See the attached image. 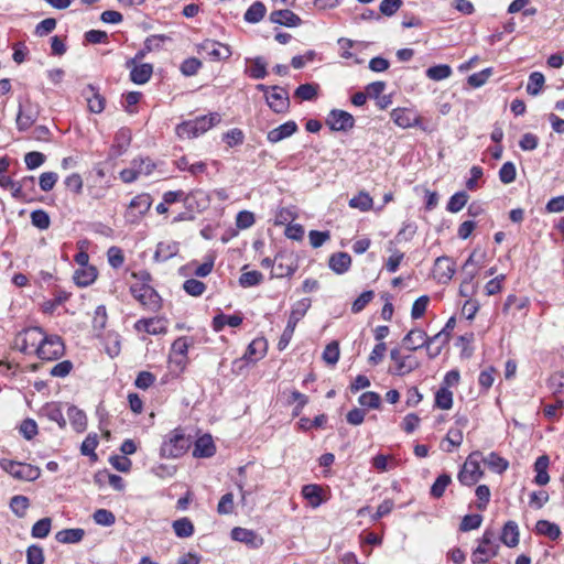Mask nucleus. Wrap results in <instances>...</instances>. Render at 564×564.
<instances>
[{
    "mask_svg": "<svg viewBox=\"0 0 564 564\" xmlns=\"http://www.w3.org/2000/svg\"><path fill=\"white\" fill-rule=\"evenodd\" d=\"M231 538L235 541L242 542L250 545H257L258 535L252 531L245 528H234L231 530Z\"/></svg>",
    "mask_w": 564,
    "mask_h": 564,
    "instance_id": "nucleus-41",
    "label": "nucleus"
},
{
    "mask_svg": "<svg viewBox=\"0 0 564 564\" xmlns=\"http://www.w3.org/2000/svg\"><path fill=\"white\" fill-rule=\"evenodd\" d=\"M40 112L41 106L26 97L24 102L19 104V110L15 119L18 130L26 131L30 129L37 120Z\"/></svg>",
    "mask_w": 564,
    "mask_h": 564,
    "instance_id": "nucleus-7",
    "label": "nucleus"
},
{
    "mask_svg": "<svg viewBox=\"0 0 564 564\" xmlns=\"http://www.w3.org/2000/svg\"><path fill=\"white\" fill-rule=\"evenodd\" d=\"M485 251L474 250L463 265V273L467 275L468 281H473L478 273V268L482 265Z\"/></svg>",
    "mask_w": 564,
    "mask_h": 564,
    "instance_id": "nucleus-19",
    "label": "nucleus"
},
{
    "mask_svg": "<svg viewBox=\"0 0 564 564\" xmlns=\"http://www.w3.org/2000/svg\"><path fill=\"white\" fill-rule=\"evenodd\" d=\"M178 252V243L176 242H160L156 246L154 259L156 261H166Z\"/></svg>",
    "mask_w": 564,
    "mask_h": 564,
    "instance_id": "nucleus-30",
    "label": "nucleus"
},
{
    "mask_svg": "<svg viewBox=\"0 0 564 564\" xmlns=\"http://www.w3.org/2000/svg\"><path fill=\"white\" fill-rule=\"evenodd\" d=\"M0 467L19 480L33 481L41 475V470L36 466L6 458L0 460Z\"/></svg>",
    "mask_w": 564,
    "mask_h": 564,
    "instance_id": "nucleus-2",
    "label": "nucleus"
},
{
    "mask_svg": "<svg viewBox=\"0 0 564 564\" xmlns=\"http://www.w3.org/2000/svg\"><path fill=\"white\" fill-rule=\"evenodd\" d=\"M26 182H30L31 188H34V176H25L20 182H14L13 185H11V194L15 199L22 200V202H29L30 198L28 197V194L24 191V187H26Z\"/></svg>",
    "mask_w": 564,
    "mask_h": 564,
    "instance_id": "nucleus-33",
    "label": "nucleus"
},
{
    "mask_svg": "<svg viewBox=\"0 0 564 564\" xmlns=\"http://www.w3.org/2000/svg\"><path fill=\"white\" fill-rule=\"evenodd\" d=\"M31 223L34 227L45 230L50 227L51 219L45 210L36 209L31 213Z\"/></svg>",
    "mask_w": 564,
    "mask_h": 564,
    "instance_id": "nucleus-54",
    "label": "nucleus"
},
{
    "mask_svg": "<svg viewBox=\"0 0 564 564\" xmlns=\"http://www.w3.org/2000/svg\"><path fill=\"white\" fill-rule=\"evenodd\" d=\"M265 12V6L262 2L257 1L248 8L243 18L249 23H258L263 19Z\"/></svg>",
    "mask_w": 564,
    "mask_h": 564,
    "instance_id": "nucleus-42",
    "label": "nucleus"
},
{
    "mask_svg": "<svg viewBox=\"0 0 564 564\" xmlns=\"http://www.w3.org/2000/svg\"><path fill=\"white\" fill-rule=\"evenodd\" d=\"M427 339H429V343H427L429 356H430V358H435L436 356L440 355L442 346L449 341V335H446L445 332L441 330L433 337L427 336Z\"/></svg>",
    "mask_w": 564,
    "mask_h": 564,
    "instance_id": "nucleus-28",
    "label": "nucleus"
},
{
    "mask_svg": "<svg viewBox=\"0 0 564 564\" xmlns=\"http://www.w3.org/2000/svg\"><path fill=\"white\" fill-rule=\"evenodd\" d=\"M215 453V445L209 435L199 437L195 443L193 455L195 457H210Z\"/></svg>",
    "mask_w": 564,
    "mask_h": 564,
    "instance_id": "nucleus-26",
    "label": "nucleus"
},
{
    "mask_svg": "<svg viewBox=\"0 0 564 564\" xmlns=\"http://www.w3.org/2000/svg\"><path fill=\"white\" fill-rule=\"evenodd\" d=\"M97 279V270L95 267H86L79 269L74 274V280L79 286H88Z\"/></svg>",
    "mask_w": 564,
    "mask_h": 564,
    "instance_id": "nucleus-35",
    "label": "nucleus"
},
{
    "mask_svg": "<svg viewBox=\"0 0 564 564\" xmlns=\"http://www.w3.org/2000/svg\"><path fill=\"white\" fill-rule=\"evenodd\" d=\"M270 21L275 24L294 28L302 24L301 18L289 9L275 10L270 14Z\"/></svg>",
    "mask_w": 564,
    "mask_h": 564,
    "instance_id": "nucleus-17",
    "label": "nucleus"
},
{
    "mask_svg": "<svg viewBox=\"0 0 564 564\" xmlns=\"http://www.w3.org/2000/svg\"><path fill=\"white\" fill-rule=\"evenodd\" d=\"M501 542L508 547H514L519 544V528L514 521H508L502 528Z\"/></svg>",
    "mask_w": 564,
    "mask_h": 564,
    "instance_id": "nucleus-24",
    "label": "nucleus"
},
{
    "mask_svg": "<svg viewBox=\"0 0 564 564\" xmlns=\"http://www.w3.org/2000/svg\"><path fill=\"white\" fill-rule=\"evenodd\" d=\"M52 525L51 518H43L39 521H36L31 530V534L33 538L36 539H44L50 534Z\"/></svg>",
    "mask_w": 564,
    "mask_h": 564,
    "instance_id": "nucleus-48",
    "label": "nucleus"
},
{
    "mask_svg": "<svg viewBox=\"0 0 564 564\" xmlns=\"http://www.w3.org/2000/svg\"><path fill=\"white\" fill-rule=\"evenodd\" d=\"M152 199L149 194H139L130 202L124 218L129 224H138L142 217L149 212Z\"/></svg>",
    "mask_w": 564,
    "mask_h": 564,
    "instance_id": "nucleus-10",
    "label": "nucleus"
},
{
    "mask_svg": "<svg viewBox=\"0 0 564 564\" xmlns=\"http://www.w3.org/2000/svg\"><path fill=\"white\" fill-rule=\"evenodd\" d=\"M166 324V319L162 317L148 318V327L145 328V333L150 335L165 334L167 330Z\"/></svg>",
    "mask_w": 564,
    "mask_h": 564,
    "instance_id": "nucleus-52",
    "label": "nucleus"
},
{
    "mask_svg": "<svg viewBox=\"0 0 564 564\" xmlns=\"http://www.w3.org/2000/svg\"><path fill=\"white\" fill-rule=\"evenodd\" d=\"M30 507V500L26 496L17 495L10 500V509L18 518H24Z\"/></svg>",
    "mask_w": 564,
    "mask_h": 564,
    "instance_id": "nucleus-39",
    "label": "nucleus"
},
{
    "mask_svg": "<svg viewBox=\"0 0 564 564\" xmlns=\"http://www.w3.org/2000/svg\"><path fill=\"white\" fill-rule=\"evenodd\" d=\"M269 107L276 113H283L289 109L290 99L288 91L279 86L272 87V93L267 95Z\"/></svg>",
    "mask_w": 564,
    "mask_h": 564,
    "instance_id": "nucleus-13",
    "label": "nucleus"
},
{
    "mask_svg": "<svg viewBox=\"0 0 564 564\" xmlns=\"http://www.w3.org/2000/svg\"><path fill=\"white\" fill-rule=\"evenodd\" d=\"M249 61L251 66L246 69V73L253 79H263L268 75L267 63L263 57L258 56Z\"/></svg>",
    "mask_w": 564,
    "mask_h": 564,
    "instance_id": "nucleus-38",
    "label": "nucleus"
},
{
    "mask_svg": "<svg viewBox=\"0 0 564 564\" xmlns=\"http://www.w3.org/2000/svg\"><path fill=\"white\" fill-rule=\"evenodd\" d=\"M452 75V68L448 65L441 64L429 67L426 69V76L432 80H443Z\"/></svg>",
    "mask_w": 564,
    "mask_h": 564,
    "instance_id": "nucleus-50",
    "label": "nucleus"
},
{
    "mask_svg": "<svg viewBox=\"0 0 564 564\" xmlns=\"http://www.w3.org/2000/svg\"><path fill=\"white\" fill-rule=\"evenodd\" d=\"M297 131V124L295 121H286L285 123L270 130L267 134V139L271 143L280 142Z\"/></svg>",
    "mask_w": 564,
    "mask_h": 564,
    "instance_id": "nucleus-20",
    "label": "nucleus"
},
{
    "mask_svg": "<svg viewBox=\"0 0 564 564\" xmlns=\"http://www.w3.org/2000/svg\"><path fill=\"white\" fill-rule=\"evenodd\" d=\"M468 202V195L466 192L455 193L447 203V210L451 213H458Z\"/></svg>",
    "mask_w": 564,
    "mask_h": 564,
    "instance_id": "nucleus-51",
    "label": "nucleus"
},
{
    "mask_svg": "<svg viewBox=\"0 0 564 564\" xmlns=\"http://www.w3.org/2000/svg\"><path fill=\"white\" fill-rule=\"evenodd\" d=\"M329 268L337 274L347 272L351 265V257L347 252H336L329 257Z\"/></svg>",
    "mask_w": 564,
    "mask_h": 564,
    "instance_id": "nucleus-22",
    "label": "nucleus"
},
{
    "mask_svg": "<svg viewBox=\"0 0 564 564\" xmlns=\"http://www.w3.org/2000/svg\"><path fill=\"white\" fill-rule=\"evenodd\" d=\"M427 335L422 329H412L402 339L403 347L411 351L427 347Z\"/></svg>",
    "mask_w": 564,
    "mask_h": 564,
    "instance_id": "nucleus-18",
    "label": "nucleus"
},
{
    "mask_svg": "<svg viewBox=\"0 0 564 564\" xmlns=\"http://www.w3.org/2000/svg\"><path fill=\"white\" fill-rule=\"evenodd\" d=\"M517 172L512 162H506L499 170V178L503 184H510L516 180Z\"/></svg>",
    "mask_w": 564,
    "mask_h": 564,
    "instance_id": "nucleus-64",
    "label": "nucleus"
},
{
    "mask_svg": "<svg viewBox=\"0 0 564 564\" xmlns=\"http://www.w3.org/2000/svg\"><path fill=\"white\" fill-rule=\"evenodd\" d=\"M529 306L528 297H518L513 294L508 295L502 307L503 313H509L513 307L517 311H527Z\"/></svg>",
    "mask_w": 564,
    "mask_h": 564,
    "instance_id": "nucleus-45",
    "label": "nucleus"
},
{
    "mask_svg": "<svg viewBox=\"0 0 564 564\" xmlns=\"http://www.w3.org/2000/svg\"><path fill=\"white\" fill-rule=\"evenodd\" d=\"M480 452H473L467 457L458 473V480L462 485L474 486L484 476V471L480 468Z\"/></svg>",
    "mask_w": 564,
    "mask_h": 564,
    "instance_id": "nucleus-5",
    "label": "nucleus"
},
{
    "mask_svg": "<svg viewBox=\"0 0 564 564\" xmlns=\"http://www.w3.org/2000/svg\"><path fill=\"white\" fill-rule=\"evenodd\" d=\"M435 405L442 410H449L453 406V392L447 387L437 390Z\"/></svg>",
    "mask_w": 564,
    "mask_h": 564,
    "instance_id": "nucleus-44",
    "label": "nucleus"
},
{
    "mask_svg": "<svg viewBox=\"0 0 564 564\" xmlns=\"http://www.w3.org/2000/svg\"><path fill=\"white\" fill-rule=\"evenodd\" d=\"M388 250L391 252V256L388 258L386 262V269L388 270V272L394 273L398 270L401 261L403 260L404 253L392 248V242H390Z\"/></svg>",
    "mask_w": 564,
    "mask_h": 564,
    "instance_id": "nucleus-55",
    "label": "nucleus"
},
{
    "mask_svg": "<svg viewBox=\"0 0 564 564\" xmlns=\"http://www.w3.org/2000/svg\"><path fill=\"white\" fill-rule=\"evenodd\" d=\"M451 482L452 478L449 475H440L431 487V496L434 498H441Z\"/></svg>",
    "mask_w": 564,
    "mask_h": 564,
    "instance_id": "nucleus-47",
    "label": "nucleus"
},
{
    "mask_svg": "<svg viewBox=\"0 0 564 564\" xmlns=\"http://www.w3.org/2000/svg\"><path fill=\"white\" fill-rule=\"evenodd\" d=\"M434 278L440 283H447L455 273V263L448 257H438L434 263Z\"/></svg>",
    "mask_w": 564,
    "mask_h": 564,
    "instance_id": "nucleus-15",
    "label": "nucleus"
},
{
    "mask_svg": "<svg viewBox=\"0 0 564 564\" xmlns=\"http://www.w3.org/2000/svg\"><path fill=\"white\" fill-rule=\"evenodd\" d=\"M545 78L542 73L540 72H533L529 76V82L527 85V93L532 96H536L540 94L543 85H544Z\"/></svg>",
    "mask_w": 564,
    "mask_h": 564,
    "instance_id": "nucleus-46",
    "label": "nucleus"
},
{
    "mask_svg": "<svg viewBox=\"0 0 564 564\" xmlns=\"http://www.w3.org/2000/svg\"><path fill=\"white\" fill-rule=\"evenodd\" d=\"M43 412L50 421L56 422L59 427L63 429L66 426V420L58 404L47 403L43 408Z\"/></svg>",
    "mask_w": 564,
    "mask_h": 564,
    "instance_id": "nucleus-43",
    "label": "nucleus"
},
{
    "mask_svg": "<svg viewBox=\"0 0 564 564\" xmlns=\"http://www.w3.org/2000/svg\"><path fill=\"white\" fill-rule=\"evenodd\" d=\"M242 323V317L238 314L225 315L218 314L213 319V327L216 332H220L226 325L230 327H238Z\"/></svg>",
    "mask_w": 564,
    "mask_h": 564,
    "instance_id": "nucleus-29",
    "label": "nucleus"
},
{
    "mask_svg": "<svg viewBox=\"0 0 564 564\" xmlns=\"http://www.w3.org/2000/svg\"><path fill=\"white\" fill-rule=\"evenodd\" d=\"M85 94L89 110L94 113H100L105 109V98L93 85L87 86Z\"/></svg>",
    "mask_w": 564,
    "mask_h": 564,
    "instance_id": "nucleus-25",
    "label": "nucleus"
},
{
    "mask_svg": "<svg viewBox=\"0 0 564 564\" xmlns=\"http://www.w3.org/2000/svg\"><path fill=\"white\" fill-rule=\"evenodd\" d=\"M268 344L263 337L253 339L243 356L245 359L256 361L261 359L267 352Z\"/></svg>",
    "mask_w": 564,
    "mask_h": 564,
    "instance_id": "nucleus-23",
    "label": "nucleus"
},
{
    "mask_svg": "<svg viewBox=\"0 0 564 564\" xmlns=\"http://www.w3.org/2000/svg\"><path fill=\"white\" fill-rule=\"evenodd\" d=\"M64 350V343L59 336H45L43 334L36 348V355L43 360H56L63 356Z\"/></svg>",
    "mask_w": 564,
    "mask_h": 564,
    "instance_id": "nucleus-8",
    "label": "nucleus"
},
{
    "mask_svg": "<svg viewBox=\"0 0 564 564\" xmlns=\"http://www.w3.org/2000/svg\"><path fill=\"white\" fill-rule=\"evenodd\" d=\"M131 165L134 167V170L139 176L151 174L155 167V164L149 158L134 159L131 162Z\"/></svg>",
    "mask_w": 564,
    "mask_h": 564,
    "instance_id": "nucleus-53",
    "label": "nucleus"
},
{
    "mask_svg": "<svg viewBox=\"0 0 564 564\" xmlns=\"http://www.w3.org/2000/svg\"><path fill=\"white\" fill-rule=\"evenodd\" d=\"M392 118L395 124H398L401 128H409L412 127L413 123L416 121V119L404 109H395L392 112Z\"/></svg>",
    "mask_w": 564,
    "mask_h": 564,
    "instance_id": "nucleus-49",
    "label": "nucleus"
},
{
    "mask_svg": "<svg viewBox=\"0 0 564 564\" xmlns=\"http://www.w3.org/2000/svg\"><path fill=\"white\" fill-rule=\"evenodd\" d=\"M339 359V346L337 341L329 343L324 351H323V360L330 365L335 366Z\"/></svg>",
    "mask_w": 564,
    "mask_h": 564,
    "instance_id": "nucleus-58",
    "label": "nucleus"
},
{
    "mask_svg": "<svg viewBox=\"0 0 564 564\" xmlns=\"http://www.w3.org/2000/svg\"><path fill=\"white\" fill-rule=\"evenodd\" d=\"M372 197L369 195V193L361 191L358 195L354 196L349 200V206L351 208L359 209L361 212H368L372 208Z\"/></svg>",
    "mask_w": 564,
    "mask_h": 564,
    "instance_id": "nucleus-40",
    "label": "nucleus"
},
{
    "mask_svg": "<svg viewBox=\"0 0 564 564\" xmlns=\"http://www.w3.org/2000/svg\"><path fill=\"white\" fill-rule=\"evenodd\" d=\"M311 307V301L310 299H302L297 301L291 311V314L289 316L290 324L297 325V323L305 316L306 312Z\"/></svg>",
    "mask_w": 564,
    "mask_h": 564,
    "instance_id": "nucleus-36",
    "label": "nucleus"
},
{
    "mask_svg": "<svg viewBox=\"0 0 564 564\" xmlns=\"http://www.w3.org/2000/svg\"><path fill=\"white\" fill-rule=\"evenodd\" d=\"M67 415H68V419H69L73 427L77 432H83L86 429L87 417H86V414L84 413V411L72 405L67 410Z\"/></svg>",
    "mask_w": 564,
    "mask_h": 564,
    "instance_id": "nucleus-37",
    "label": "nucleus"
},
{
    "mask_svg": "<svg viewBox=\"0 0 564 564\" xmlns=\"http://www.w3.org/2000/svg\"><path fill=\"white\" fill-rule=\"evenodd\" d=\"M321 491L322 488L317 485H305L302 489L304 498L310 500L313 506L321 503Z\"/></svg>",
    "mask_w": 564,
    "mask_h": 564,
    "instance_id": "nucleus-63",
    "label": "nucleus"
},
{
    "mask_svg": "<svg viewBox=\"0 0 564 564\" xmlns=\"http://www.w3.org/2000/svg\"><path fill=\"white\" fill-rule=\"evenodd\" d=\"M130 290L133 297L148 310L156 312L161 308V296L150 284L137 283Z\"/></svg>",
    "mask_w": 564,
    "mask_h": 564,
    "instance_id": "nucleus-9",
    "label": "nucleus"
},
{
    "mask_svg": "<svg viewBox=\"0 0 564 564\" xmlns=\"http://www.w3.org/2000/svg\"><path fill=\"white\" fill-rule=\"evenodd\" d=\"M69 295L66 291H56L54 299L43 304V312L53 313L58 305L68 300Z\"/></svg>",
    "mask_w": 564,
    "mask_h": 564,
    "instance_id": "nucleus-57",
    "label": "nucleus"
},
{
    "mask_svg": "<svg viewBox=\"0 0 564 564\" xmlns=\"http://www.w3.org/2000/svg\"><path fill=\"white\" fill-rule=\"evenodd\" d=\"M538 534L545 535L551 540H556L561 535L560 527L547 520H539L535 524Z\"/></svg>",
    "mask_w": 564,
    "mask_h": 564,
    "instance_id": "nucleus-32",
    "label": "nucleus"
},
{
    "mask_svg": "<svg viewBox=\"0 0 564 564\" xmlns=\"http://www.w3.org/2000/svg\"><path fill=\"white\" fill-rule=\"evenodd\" d=\"M480 462H484L491 470L498 473V474H502L503 471H506L509 467V463L508 460H506L505 458L500 457L498 454L496 453H490L488 456L486 457H480Z\"/></svg>",
    "mask_w": 564,
    "mask_h": 564,
    "instance_id": "nucleus-34",
    "label": "nucleus"
},
{
    "mask_svg": "<svg viewBox=\"0 0 564 564\" xmlns=\"http://www.w3.org/2000/svg\"><path fill=\"white\" fill-rule=\"evenodd\" d=\"M220 120L221 117L217 112L210 113L209 116H203L195 120L178 124L176 127V133L180 138H195L218 124Z\"/></svg>",
    "mask_w": 564,
    "mask_h": 564,
    "instance_id": "nucleus-1",
    "label": "nucleus"
},
{
    "mask_svg": "<svg viewBox=\"0 0 564 564\" xmlns=\"http://www.w3.org/2000/svg\"><path fill=\"white\" fill-rule=\"evenodd\" d=\"M294 95L302 100H313L317 96V86L313 84L300 85Z\"/></svg>",
    "mask_w": 564,
    "mask_h": 564,
    "instance_id": "nucleus-62",
    "label": "nucleus"
},
{
    "mask_svg": "<svg viewBox=\"0 0 564 564\" xmlns=\"http://www.w3.org/2000/svg\"><path fill=\"white\" fill-rule=\"evenodd\" d=\"M262 280H263L262 273L253 270V271L243 272L239 278V284L242 288H250V286L258 285L259 283H261Z\"/></svg>",
    "mask_w": 564,
    "mask_h": 564,
    "instance_id": "nucleus-56",
    "label": "nucleus"
},
{
    "mask_svg": "<svg viewBox=\"0 0 564 564\" xmlns=\"http://www.w3.org/2000/svg\"><path fill=\"white\" fill-rule=\"evenodd\" d=\"M499 545L496 542L495 533L486 530L479 540V544L471 554L473 564H485L498 554Z\"/></svg>",
    "mask_w": 564,
    "mask_h": 564,
    "instance_id": "nucleus-3",
    "label": "nucleus"
},
{
    "mask_svg": "<svg viewBox=\"0 0 564 564\" xmlns=\"http://www.w3.org/2000/svg\"><path fill=\"white\" fill-rule=\"evenodd\" d=\"M85 531L80 528L64 529L55 534V539L59 543L72 544L78 543L84 539Z\"/></svg>",
    "mask_w": 564,
    "mask_h": 564,
    "instance_id": "nucleus-27",
    "label": "nucleus"
},
{
    "mask_svg": "<svg viewBox=\"0 0 564 564\" xmlns=\"http://www.w3.org/2000/svg\"><path fill=\"white\" fill-rule=\"evenodd\" d=\"M130 69V79L138 85H143L149 82L153 73V66L151 64H137L128 67Z\"/></svg>",
    "mask_w": 564,
    "mask_h": 564,
    "instance_id": "nucleus-21",
    "label": "nucleus"
},
{
    "mask_svg": "<svg viewBox=\"0 0 564 564\" xmlns=\"http://www.w3.org/2000/svg\"><path fill=\"white\" fill-rule=\"evenodd\" d=\"M326 123L334 131H347L354 127V117L344 110L334 109L329 112Z\"/></svg>",
    "mask_w": 564,
    "mask_h": 564,
    "instance_id": "nucleus-11",
    "label": "nucleus"
},
{
    "mask_svg": "<svg viewBox=\"0 0 564 564\" xmlns=\"http://www.w3.org/2000/svg\"><path fill=\"white\" fill-rule=\"evenodd\" d=\"M199 47L202 51L206 52L212 59H227L231 56V51L228 45L213 40L204 41Z\"/></svg>",
    "mask_w": 564,
    "mask_h": 564,
    "instance_id": "nucleus-16",
    "label": "nucleus"
},
{
    "mask_svg": "<svg viewBox=\"0 0 564 564\" xmlns=\"http://www.w3.org/2000/svg\"><path fill=\"white\" fill-rule=\"evenodd\" d=\"M93 519L97 524L110 527L116 522L115 514L107 509H98L94 512Z\"/></svg>",
    "mask_w": 564,
    "mask_h": 564,
    "instance_id": "nucleus-61",
    "label": "nucleus"
},
{
    "mask_svg": "<svg viewBox=\"0 0 564 564\" xmlns=\"http://www.w3.org/2000/svg\"><path fill=\"white\" fill-rule=\"evenodd\" d=\"M184 291L192 296H200L205 290L206 285L199 280L188 279L183 284Z\"/></svg>",
    "mask_w": 564,
    "mask_h": 564,
    "instance_id": "nucleus-60",
    "label": "nucleus"
},
{
    "mask_svg": "<svg viewBox=\"0 0 564 564\" xmlns=\"http://www.w3.org/2000/svg\"><path fill=\"white\" fill-rule=\"evenodd\" d=\"M390 358L394 362V366L389 369V372L393 376H406L421 366V362L416 357L412 355H402L400 348L391 349Z\"/></svg>",
    "mask_w": 564,
    "mask_h": 564,
    "instance_id": "nucleus-6",
    "label": "nucleus"
},
{
    "mask_svg": "<svg viewBox=\"0 0 564 564\" xmlns=\"http://www.w3.org/2000/svg\"><path fill=\"white\" fill-rule=\"evenodd\" d=\"M274 261L276 262L272 270V276L274 278L291 276L296 271L297 265L291 254L279 253Z\"/></svg>",
    "mask_w": 564,
    "mask_h": 564,
    "instance_id": "nucleus-14",
    "label": "nucleus"
},
{
    "mask_svg": "<svg viewBox=\"0 0 564 564\" xmlns=\"http://www.w3.org/2000/svg\"><path fill=\"white\" fill-rule=\"evenodd\" d=\"M172 528L175 535L182 539L192 536L195 531L193 522L186 517L173 521Z\"/></svg>",
    "mask_w": 564,
    "mask_h": 564,
    "instance_id": "nucleus-31",
    "label": "nucleus"
},
{
    "mask_svg": "<svg viewBox=\"0 0 564 564\" xmlns=\"http://www.w3.org/2000/svg\"><path fill=\"white\" fill-rule=\"evenodd\" d=\"M42 336L41 327H31L17 336L15 347L22 352H26L29 347L37 348Z\"/></svg>",
    "mask_w": 564,
    "mask_h": 564,
    "instance_id": "nucleus-12",
    "label": "nucleus"
},
{
    "mask_svg": "<svg viewBox=\"0 0 564 564\" xmlns=\"http://www.w3.org/2000/svg\"><path fill=\"white\" fill-rule=\"evenodd\" d=\"M45 556L44 551L41 546L32 544L26 550V563L28 564H44Z\"/></svg>",
    "mask_w": 564,
    "mask_h": 564,
    "instance_id": "nucleus-59",
    "label": "nucleus"
},
{
    "mask_svg": "<svg viewBox=\"0 0 564 564\" xmlns=\"http://www.w3.org/2000/svg\"><path fill=\"white\" fill-rule=\"evenodd\" d=\"M191 441L181 431L174 430L161 446V455L166 458H177L186 453Z\"/></svg>",
    "mask_w": 564,
    "mask_h": 564,
    "instance_id": "nucleus-4",
    "label": "nucleus"
}]
</instances>
